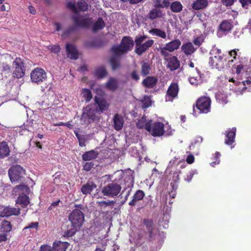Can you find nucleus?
Returning a JSON list of instances; mask_svg holds the SVG:
<instances>
[{
  "mask_svg": "<svg viewBox=\"0 0 251 251\" xmlns=\"http://www.w3.org/2000/svg\"><path fill=\"white\" fill-rule=\"evenodd\" d=\"M53 246L51 247L48 245H42L40 247V251H54Z\"/></svg>",
  "mask_w": 251,
  "mask_h": 251,
  "instance_id": "nucleus-55",
  "label": "nucleus"
},
{
  "mask_svg": "<svg viewBox=\"0 0 251 251\" xmlns=\"http://www.w3.org/2000/svg\"><path fill=\"white\" fill-rule=\"evenodd\" d=\"M145 196V193L141 190H138L133 196L132 200L129 201L128 204L130 206H134L137 201L143 199Z\"/></svg>",
  "mask_w": 251,
  "mask_h": 251,
  "instance_id": "nucleus-28",
  "label": "nucleus"
},
{
  "mask_svg": "<svg viewBox=\"0 0 251 251\" xmlns=\"http://www.w3.org/2000/svg\"><path fill=\"white\" fill-rule=\"evenodd\" d=\"M20 214V209L10 207H4L0 212V216L2 217H9L12 215L18 216Z\"/></svg>",
  "mask_w": 251,
  "mask_h": 251,
  "instance_id": "nucleus-15",
  "label": "nucleus"
},
{
  "mask_svg": "<svg viewBox=\"0 0 251 251\" xmlns=\"http://www.w3.org/2000/svg\"><path fill=\"white\" fill-rule=\"evenodd\" d=\"M105 26V24L103 19L101 18H99L94 23L92 27V30L94 32H97L104 28Z\"/></svg>",
  "mask_w": 251,
  "mask_h": 251,
  "instance_id": "nucleus-37",
  "label": "nucleus"
},
{
  "mask_svg": "<svg viewBox=\"0 0 251 251\" xmlns=\"http://www.w3.org/2000/svg\"><path fill=\"white\" fill-rule=\"evenodd\" d=\"M208 3L207 0H196L193 2L192 7L196 10L203 9L207 6Z\"/></svg>",
  "mask_w": 251,
  "mask_h": 251,
  "instance_id": "nucleus-27",
  "label": "nucleus"
},
{
  "mask_svg": "<svg viewBox=\"0 0 251 251\" xmlns=\"http://www.w3.org/2000/svg\"><path fill=\"white\" fill-rule=\"evenodd\" d=\"M25 175V170L19 165H13L8 170V175L12 183L21 181Z\"/></svg>",
  "mask_w": 251,
  "mask_h": 251,
  "instance_id": "nucleus-7",
  "label": "nucleus"
},
{
  "mask_svg": "<svg viewBox=\"0 0 251 251\" xmlns=\"http://www.w3.org/2000/svg\"><path fill=\"white\" fill-rule=\"evenodd\" d=\"M239 2L241 4L242 7L247 9L248 6L251 4V0H239Z\"/></svg>",
  "mask_w": 251,
  "mask_h": 251,
  "instance_id": "nucleus-54",
  "label": "nucleus"
},
{
  "mask_svg": "<svg viewBox=\"0 0 251 251\" xmlns=\"http://www.w3.org/2000/svg\"><path fill=\"white\" fill-rule=\"evenodd\" d=\"M86 111L83 112L82 118H88L89 120V123L91 121H94L96 119V110L95 109H91L90 107H86Z\"/></svg>",
  "mask_w": 251,
  "mask_h": 251,
  "instance_id": "nucleus-24",
  "label": "nucleus"
},
{
  "mask_svg": "<svg viewBox=\"0 0 251 251\" xmlns=\"http://www.w3.org/2000/svg\"><path fill=\"white\" fill-rule=\"evenodd\" d=\"M38 224L39 223L38 222H32L28 225V226L25 227L24 229L31 228H35L36 229H37L38 227Z\"/></svg>",
  "mask_w": 251,
  "mask_h": 251,
  "instance_id": "nucleus-61",
  "label": "nucleus"
},
{
  "mask_svg": "<svg viewBox=\"0 0 251 251\" xmlns=\"http://www.w3.org/2000/svg\"><path fill=\"white\" fill-rule=\"evenodd\" d=\"M1 229H3V231L7 232H9L12 229V225L10 222L6 220H4L2 222Z\"/></svg>",
  "mask_w": 251,
  "mask_h": 251,
  "instance_id": "nucleus-47",
  "label": "nucleus"
},
{
  "mask_svg": "<svg viewBox=\"0 0 251 251\" xmlns=\"http://www.w3.org/2000/svg\"><path fill=\"white\" fill-rule=\"evenodd\" d=\"M143 223L146 227L147 230L148 231L150 238H151L153 235L154 226L153 220L151 219H144Z\"/></svg>",
  "mask_w": 251,
  "mask_h": 251,
  "instance_id": "nucleus-26",
  "label": "nucleus"
},
{
  "mask_svg": "<svg viewBox=\"0 0 251 251\" xmlns=\"http://www.w3.org/2000/svg\"><path fill=\"white\" fill-rule=\"evenodd\" d=\"M179 91L178 85L177 83H172L169 86L165 97L166 101H172L177 97Z\"/></svg>",
  "mask_w": 251,
  "mask_h": 251,
  "instance_id": "nucleus-11",
  "label": "nucleus"
},
{
  "mask_svg": "<svg viewBox=\"0 0 251 251\" xmlns=\"http://www.w3.org/2000/svg\"><path fill=\"white\" fill-rule=\"evenodd\" d=\"M69 246L67 242L56 241L53 243V249L55 251H66Z\"/></svg>",
  "mask_w": 251,
  "mask_h": 251,
  "instance_id": "nucleus-30",
  "label": "nucleus"
},
{
  "mask_svg": "<svg viewBox=\"0 0 251 251\" xmlns=\"http://www.w3.org/2000/svg\"><path fill=\"white\" fill-rule=\"evenodd\" d=\"M146 38H147V36L146 35L136 36L135 38V47L140 46Z\"/></svg>",
  "mask_w": 251,
  "mask_h": 251,
  "instance_id": "nucleus-49",
  "label": "nucleus"
},
{
  "mask_svg": "<svg viewBox=\"0 0 251 251\" xmlns=\"http://www.w3.org/2000/svg\"><path fill=\"white\" fill-rule=\"evenodd\" d=\"M149 33L152 35H156L163 39L166 38V32L164 30L158 28H152L149 30Z\"/></svg>",
  "mask_w": 251,
  "mask_h": 251,
  "instance_id": "nucleus-39",
  "label": "nucleus"
},
{
  "mask_svg": "<svg viewBox=\"0 0 251 251\" xmlns=\"http://www.w3.org/2000/svg\"><path fill=\"white\" fill-rule=\"evenodd\" d=\"M107 74V71L104 67L98 68L95 72V75L99 78H102Z\"/></svg>",
  "mask_w": 251,
  "mask_h": 251,
  "instance_id": "nucleus-45",
  "label": "nucleus"
},
{
  "mask_svg": "<svg viewBox=\"0 0 251 251\" xmlns=\"http://www.w3.org/2000/svg\"><path fill=\"white\" fill-rule=\"evenodd\" d=\"M114 127L117 131L121 130L123 127L124 120L123 117L117 113L115 114L113 119Z\"/></svg>",
  "mask_w": 251,
  "mask_h": 251,
  "instance_id": "nucleus-21",
  "label": "nucleus"
},
{
  "mask_svg": "<svg viewBox=\"0 0 251 251\" xmlns=\"http://www.w3.org/2000/svg\"><path fill=\"white\" fill-rule=\"evenodd\" d=\"M158 82V79L155 76H149L143 80L142 84L143 86L148 88H153Z\"/></svg>",
  "mask_w": 251,
  "mask_h": 251,
  "instance_id": "nucleus-19",
  "label": "nucleus"
},
{
  "mask_svg": "<svg viewBox=\"0 0 251 251\" xmlns=\"http://www.w3.org/2000/svg\"><path fill=\"white\" fill-rule=\"evenodd\" d=\"M49 49L52 52L57 53L60 51V46L58 45L49 46Z\"/></svg>",
  "mask_w": 251,
  "mask_h": 251,
  "instance_id": "nucleus-53",
  "label": "nucleus"
},
{
  "mask_svg": "<svg viewBox=\"0 0 251 251\" xmlns=\"http://www.w3.org/2000/svg\"><path fill=\"white\" fill-rule=\"evenodd\" d=\"M151 70V65L148 62L145 61L141 62V73L142 76H145L149 75Z\"/></svg>",
  "mask_w": 251,
  "mask_h": 251,
  "instance_id": "nucleus-38",
  "label": "nucleus"
},
{
  "mask_svg": "<svg viewBox=\"0 0 251 251\" xmlns=\"http://www.w3.org/2000/svg\"><path fill=\"white\" fill-rule=\"evenodd\" d=\"M152 122V120H147L145 116H143L141 119L138 120L136 125V127L139 129L145 128L146 130L147 125L151 126V124Z\"/></svg>",
  "mask_w": 251,
  "mask_h": 251,
  "instance_id": "nucleus-31",
  "label": "nucleus"
},
{
  "mask_svg": "<svg viewBox=\"0 0 251 251\" xmlns=\"http://www.w3.org/2000/svg\"><path fill=\"white\" fill-rule=\"evenodd\" d=\"M122 187L121 184L116 181H112L104 186L101 193L103 196L109 197H114L118 195L121 192Z\"/></svg>",
  "mask_w": 251,
  "mask_h": 251,
  "instance_id": "nucleus-5",
  "label": "nucleus"
},
{
  "mask_svg": "<svg viewBox=\"0 0 251 251\" xmlns=\"http://www.w3.org/2000/svg\"><path fill=\"white\" fill-rule=\"evenodd\" d=\"M77 8L80 11H86L88 10V5L85 0H78Z\"/></svg>",
  "mask_w": 251,
  "mask_h": 251,
  "instance_id": "nucleus-46",
  "label": "nucleus"
},
{
  "mask_svg": "<svg viewBox=\"0 0 251 251\" xmlns=\"http://www.w3.org/2000/svg\"><path fill=\"white\" fill-rule=\"evenodd\" d=\"M99 154L98 151L92 150L85 152L82 155V158L84 161H90L97 158Z\"/></svg>",
  "mask_w": 251,
  "mask_h": 251,
  "instance_id": "nucleus-23",
  "label": "nucleus"
},
{
  "mask_svg": "<svg viewBox=\"0 0 251 251\" xmlns=\"http://www.w3.org/2000/svg\"><path fill=\"white\" fill-rule=\"evenodd\" d=\"M12 75L14 77L21 78L25 75L26 68L22 58L16 57L12 63Z\"/></svg>",
  "mask_w": 251,
  "mask_h": 251,
  "instance_id": "nucleus-6",
  "label": "nucleus"
},
{
  "mask_svg": "<svg viewBox=\"0 0 251 251\" xmlns=\"http://www.w3.org/2000/svg\"><path fill=\"white\" fill-rule=\"evenodd\" d=\"M16 202L21 205L23 208L26 207L29 203V197L25 195H20L16 201Z\"/></svg>",
  "mask_w": 251,
  "mask_h": 251,
  "instance_id": "nucleus-36",
  "label": "nucleus"
},
{
  "mask_svg": "<svg viewBox=\"0 0 251 251\" xmlns=\"http://www.w3.org/2000/svg\"><path fill=\"white\" fill-rule=\"evenodd\" d=\"M164 4L161 3V0H154V7L156 8H163L164 6H167L168 2L165 0H163Z\"/></svg>",
  "mask_w": 251,
  "mask_h": 251,
  "instance_id": "nucleus-52",
  "label": "nucleus"
},
{
  "mask_svg": "<svg viewBox=\"0 0 251 251\" xmlns=\"http://www.w3.org/2000/svg\"><path fill=\"white\" fill-rule=\"evenodd\" d=\"M194 156L192 154H189L187 156L186 161L188 164H192L194 161Z\"/></svg>",
  "mask_w": 251,
  "mask_h": 251,
  "instance_id": "nucleus-62",
  "label": "nucleus"
},
{
  "mask_svg": "<svg viewBox=\"0 0 251 251\" xmlns=\"http://www.w3.org/2000/svg\"><path fill=\"white\" fill-rule=\"evenodd\" d=\"M75 209H74L69 216V220L72 224V226L79 228L82 226L84 220V214L81 210L83 206L81 204H75Z\"/></svg>",
  "mask_w": 251,
  "mask_h": 251,
  "instance_id": "nucleus-3",
  "label": "nucleus"
},
{
  "mask_svg": "<svg viewBox=\"0 0 251 251\" xmlns=\"http://www.w3.org/2000/svg\"><path fill=\"white\" fill-rule=\"evenodd\" d=\"M183 8V6L179 1H176L173 2L170 6L171 10L175 13L180 12Z\"/></svg>",
  "mask_w": 251,
  "mask_h": 251,
  "instance_id": "nucleus-42",
  "label": "nucleus"
},
{
  "mask_svg": "<svg viewBox=\"0 0 251 251\" xmlns=\"http://www.w3.org/2000/svg\"><path fill=\"white\" fill-rule=\"evenodd\" d=\"M77 227H75L74 226H73L71 228L67 230L65 232V236H67V237H70L74 235L77 231L76 229Z\"/></svg>",
  "mask_w": 251,
  "mask_h": 251,
  "instance_id": "nucleus-51",
  "label": "nucleus"
},
{
  "mask_svg": "<svg viewBox=\"0 0 251 251\" xmlns=\"http://www.w3.org/2000/svg\"><path fill=\"white\" fill-rule=\"evenodd\" d=\"M81 94L82 97L85 98L86 102H89L92 99V94L91 91L87 88L82 90Z\"/></svg>",
  "mask_w": 251,
  "mask_h": 251,
  "instance_id": "nucleus-44",
  "label": "nucleus"
},
{
  "mask_svg": "<svg viewBox=\"0 0 251 251\" xmlns=\"http://www.w3.org/2000/svg\"><path fill=\"white\" fill-rule=\"evenodd\" d=\"M114 55L111 57L109 59V61L113 71H115L118 69L121 68V61L120 56Z\"/></svg>",
  "mask_w": 251,
  "mask_h": 251,
  "instance_id": "nucleus-29",
  "label": "nucleus"
},
{
  "mask_svg": "<svg viewBox=\"0 0 251 251\" xmlns=\"http://www.w3.org/2000/svg\"><path fill=\"white\" fill-rule=\"evenodd\" d=\"M71 19L74 23V25L69 26L64 31L63 35L69 36L71 33L75 31L77 29L81 28L84 29L88 28L93 23V19L89 16H82L75 15L72 16Z\"/></svg>",
  "mask_w": 251,
  "mask_h": 251,
  "instance_id": "nucleus-1",
  "label": "nucleus"
},
{
  "mask_svg": "<svg viewBox=\"0 0 251 251\" xmlns=\"http://www.w3.org/2000/svg\"><path fill=\"white\" fill-rule=\"evenodd\" d=\"M225 62L226 60L224 57H218L209 59V64L212 69L215 68L218 70H221L224 68Z\"/></svg>",
  "mask_w": 251,
  "mask_h": 251,
  "instance_id": "nucleus-13",
  "label": "nucleus"
},
{
  "mask_svg": "<svg viewBox=\"0 0 251 251\" xmlns=\"http://www.w3.org/2000/svg\"><path fill=\"white\" fill-rule=\"evenodd\" d=\"M236 0H221V2L224 5L229 6L233 5L234 2Z\"/></svg>",
  "mask_w": 251,
  "mask_h": 251,
  "instance_id": "nucleus-58",
  "label": "nucleus"
},
{
  "mask_svg": "<svg viewBox=\"0 0 251 251\" xmlns=\"http://www.w3.org/2000/svg\"><path fill=\"white\" fill-rule=\"evenodd\" d=\"M243 68L244 67L243 65L240 64L237 65L236 68V73L237 74H239L243 69Z\"/></svg>",
  "mask_w": 251,
  "mask_h": 251,
  "instance_id": "nucleus-63",
  "label": "nucleus"
},
{
  "mask_svg": "<svg viewBox=\"0 0 251 251\" xmlns=\"http://www.w3.org/2000/svg\"><path fill=\"white\" fill-rule=\"evenodd\" d=\"M66 52L68 57L72 59H77L78 58V52L74 45L67 44Z\"/></svg>",
  "mask_w": 251,
  "mask_h": 251,
  "instance_id": "nucleus-18",
  "label": "nucleus"
},
{
  "mask_svg": "<svg viewBox=\"0 0 251 251\" xmlns=\"http://www.w3.org/2000/svg\"><path fill=\"white\" fill-rule=\"evenodd\" d=\"M146 130L153 137H160L163 135L165 132L164 125L159 122L151 123V126L147 125Z\"/></svg>",
  "mask_w": 251,
  "mask_h": 251,
  "instance_id": "nucleus-9",
  "label": "nucleus"
},
{
  "mask_svg": "<svg viewBox=\"0 0 251 251\" xmlns=\"http://www.w3.org/2000/svg\"><path fill=\"white\" fill-rule=\"evenodd\" d=\"M181 44V42L178 39L173 40L165 44V47L160 49V54L164 57L169 55V52H172L177 50Z\"/></svg>",
  "mask_w": 251,
  "mask_h": 251,
  "instance_id": "nucleus-8",
  "label": "nucleus"
},
{
  "mask_svg": "<svg viewBox=\"0 0 251 251\" xmlns=\"http://www.w3.org/2000/svg\"><path fill=\"white\" fill-rule=\"evenodd\" d=\"M131 78L136 81H137L139 80L140 77L138 75V72L136 70H134L132 72L130 75Z\"/></svg>",
  "mask_w": 251,
  "mask_h": 251,
  "instance_id": "nucleus-57",
  "label": "nucleus"
},
{
  "mask_svg": "<svg viewBox=\"0 0 251 251\" xmlns=\"http://www.w3.org/2000/svg\"><path fill=\"white\" fill-rule=\"evenodd\" d=\"M154 43V41L150 39L141 44L138 47H135V51L139 55H142L144 52L151 47Z\"/></svg>",
  "mask_w": 251,
  "mask_h": 251,
  "instance_id": "nucleus-16",
  "label": "nucleus"
},
{
  "mask_svg": "<svg viewBox=\"0 0 251 251\" xmlns=\"http://www.w3.org/2000/svg\"><path fill=\"white\" fill-rule=\"evenodd\" d=\"M13 59L11 55L6 54L3 56V58H1V61H0V64L1 66V71L9 74L11 72V66L10 63H8L4 60H9L10 61Z\"/></svg>",
  "mask_w": 251,
  "mask_h": 251,
  "instance_id": "nucleus-17",
  "label": "nucleus"
},
{
  "mask_svg": "<svg viewBox=\"0 0 251 251\" xmlns=\"http://www.w3.org/2000/svg\"><path fill=\"white\" fill-rule=\"evenodd\" d=\"M94 167L93 162H86L83 166V169L86 171H89Z\"/></svg>",
  "mask_w": 251,
  "mask_h": 251,
  "instance_id": "nucleus-56",
  "label": "nucleus"
},
{
  "mask_svg": "<svg viewBox=\"0 0 251 251\" xmlns=\"http://www.w3.org/2000/svg\"><path fill=\"white\" fill-rule=\"evenodd\" d=\"M163 15L162 10L158 8H153L150 11L147 15V18L151 20H153L157 18H161Z\"/></svg>",
  "mask_w": 251,
  "mask_h": 251,
  "instance_id": "nucleus-25",
  "label": "nucleus"
},
{
  "mask_svg": "<svg viewBox=\"0 0 251 251\" xmlns=\"http://www.w3.org/2000/svg\"><path fill=\"white\" fill-rule=\"evenodd\" d=\"M74 133L78 140L79 146L81 147H85L86 146V141L87 139L86 136L79 134L76 131H74Z\"/></svg>",
  "mask_w": 251,
  "mask_h": 251,
  "instance_id": "nucleus-43",
  "label": "nucleus"
},
{
  "mask_svg": "<svg viewBox=\"0 0 251 251\" xmlns=\"http://www.w3.org/2000/svg\"><path fill=\"white\" fill-rule=\"evenodd\" d=\"M216 98L218 102L225 105L227 103V97L226 94L218 92L216 95Z\"/></svg>",
  "mask_w": 251,
  "mask_h": 251,
  "instance_id": "nucleus-40",
  "label": "nucleus"
},
{
  "mask_svg": "<svg viewBox=\"0 0 251 251\" xmlns=\"http://www.w3.org/2000/svg\"><path fill=\"white\" fill-rule=\"evenodd\" d=\"M95 105L97 106L95 107L96 112L101 113L108 109L109 104L106 100L101 97L95 96L94 98Z\"/></svg>",
  "mask_w": 251,
  "mask_h": 251,
  "instance_id": "nucleus-12",
  "label": "nucleus"
},
{
  "mask_svg": "<svg viewBox=\"0 0 251 251\" xmlns=\"http://www.w3.org/2000/svg\"><path fill=\"white\" fill-rule=\"evenodd\" d=\"M142 107L144 108H147L151 105L152 101L150 97L145 96L142 100Z\"/></svg>",
  "mask_w": 251,
  "mask_h": 251,
  "instance_id": "nucleus-48",
  "label": "nucleus"
},
{
  "mask_svg": "<svg viewBox=\"0 0 251 251\" xmlns=\"http://www.w3.org/2000/svg\"><path fill=\"white\" fill-rule=\"evenodd\" d=\"M134 42L132 37L128 36H124L120 44L118 46H113L111 50L116 56H120L131 51L134 46Z\"/></svg>",
  "mask_w": 251,
  "mask_h": 251,
  "instance_id": "nucleus-2",
  "label": "nucleus"
},
{
  "mask_svg": "<svg viewBox=\"0 0 251 251\" xmlns=\"http://www.w3.org/2000/svg\"><path fill=\"white\" fill-rule=\"evenodd\" d=\"M96 187L97 185L94 182L87 183L82 186L81 191L83 194H90Z\"/></svg>",
  "mask_w": 251,
  "mask_h": 251,
  "instance_id": "nucleus-32",
  "label": "nucleus"
},
{
  "mask_svg": "<svg viewBox=\"0 0 251 251\" xmlns=\"http://www.w3.org/2000/svg\"><path fill=\"white\" fill-rule=\"evenodd\" d=\"M220 156H221V154L219 152L217 151L215 152V158H216V161L212 162V166H214V165L219 164L220 160L219 159V157Z\"/></svg>",
  "mask_w": 251,
  "mask_h": 251,
  "instance_id": "nucleus-59",
  "label": "nucleus"
},
{
  "mask_svg": "<svg viewBox=\"0 0 251 251\" xmlns=\"http://www.w3.org/2000/svg\"><path fill=\"white\" fill-rule=\"evenodd\" d=\"M10 150L5 142L0 143V158H3L9 155Z\"/></svg>",
  "mask_w": 251,
  "mask_h": 251,
  "instance_id": "nucleus-33",
  "label": "nucleus"
},
{
  "mask_svg": "<svg viewBox=\"0 0 251 251\" xmlns=\"http://www.w3.org/2000/svg\"><path fill=\"white\" fill-rule=\"evenodd\" d=\"M233 25L229 20H224L220 25L219 29L223 32H228L231 30Z\"/></svg>",
  "mask_w": 251,
  "mask_h": 251,
  "instance_id": "nucleus-34",
  "label": "nucleus"
},
{
  "mask_svg": "<svg viewBox=\"0 0 251 251\" xmlns=\"http://www.w3.org/2000/svg\"><path fill=\"white\" fill-rule=\"evenodd\" d=\"M7 240V235L5 233H0V242Z\"/></svg>",
  "mask_w": 251,
  "mask_h": 251,
  "instance_id": "nucleus-64",
  "label": "nucleus"
},
{
  "mask_svg": "<svg viewBox=\"0 0 251 251\" xmlns=\"http://www.w3.org/2000/svg\"><path fill=\"white\" fill-rule=\"evenodd\" d=\"M182 50L185 53V54L188 55H191L195 51V49L191 42H188L185 44H184L181 46Z\"/></svg>",
  "mask_w": 251,
  "mask_h": 251,
  "instance_id": "nucleus-35",
  "label": "nucleus"
},
{
  "mask_svg": "<svg viewBox=\"0 0 251 251\" xmlns=\"http://www.w3.org/2000/svg\"><path fill=\"white\" fill-rule=\"evenodd\" d=\"M210 54L211 56L209 57V59H214V57L217 58L218 57H224V55L222 53L221 50L216 47L213 48L210 50Z\"/></svg>",
  "mask_w": 251,
  "mask_h": 251,
  "instance_id": "nucleus-41",
  "label": "nucleus"
},
{
  "mask_svg": "<svg viewBox=\"0 0 251 251\" xmlns=\"http://www.w3.org/2000/svg\"><path fill=\"white\" fill-rule=\"evenodd\" d=\"M211 101L208 97H201L199 98L195 104L193 105V114L196 115L195 106L197 109L200 110L201 113H207L210 111V105Z\"/></svg>",
  "mask_w": 251,
  "mask_h": 251,
  "instance_id": "nucleus-4",
  "label": "nucleus"
},
{
  "mask_svg": "<svg viewBox=\"0 0 251 251\" xmlns=\"http://www.w3.org/2000/svg\"><path fill=\"white\" fill-rule=\"evenodd\" d=\"M118 87V80L113 77H110L105 84V88L112 92L116 91Z\"/></svg>",
  "mask_w": 251,
  "mask_h": 251,
  "instance_id": "nucleus-22",
  "label": "nucleus"
},
{
  "mask_svg": "<svg viewBox=\"0 0 251 251\" xmlns=\"http://www.w3.org/2000/svg\"><path fill=\"white\" fill-rule=\"evenodd\" d=\"M67 6L68 8L70 9L73 12L77 13L78 10L75 6V2L74 1H70L67 2Z\"/></svg>",
  "mask_w": 251,
  "mask_h": 251,
  "instance_id": "nucleus-50",
  "label": "nucleus"
},
{
  "mask_svg": "<svg viewBox=\"0 0 251 251\" xmlns=\"http://www.w3.org/2000/svg\"><path fill=\"white\" fill-rule=\"evenodd\" d=\"M167 68L172 71L177 70L180 66V61L176 56H173L167 59Z\"/></svg>",
  "mask_w": 251,
  "mask_h": 251,
  "instance_id": "nucleus-20",
  "label": "nucleus"
},
{
  "mask_svg": "<svg viewBox=\"0 0 251 251\" xmlns=\"http://www.w3.org/2000/svg\"><path fill=\"white\" fill-rule=\"evenodd\" d=\"M236 132V127H232L231 129H229L226 131L225 143L228 146H230L231 148L234 147V146H232V144L235 142Z\"/></svg>",
  "mask_w": 251,
  "mask_h": 251,
  "instance_id": "nucleus-14",
  "label": "nucleus"
},
{
  "mask_svg": "<svg viewBox=\"0 0 251 251\" xmlns=\"http://www.w3.org/2000/svg\"><path fill=\"white\" fill-rule=\"evenodd\" d=\"M194 174L191 171H189L188 173H187L186 176L185 177V180L189 182L192 179L193 177Z\"/></svg>",
  "mask_w": 251,
  "mask_h": 251,
  "instance_id": "nucleus-60",
  "label": "nucleus"
},
{
  "mask_svg": "<svg viewBox=\"0 0 251 251\" xmlns=\"http://www.w3.org/2000/svg\"><path fill=\"white\" fill-rule=\"evenodd\" d=\"M30 79L32 82L40 84L47 79V74L43 69L36 68L30 73Z\"/></svg>",
  "mask_w": 251,
  "mask_h": 251,
  "instance_id": "nucleus-10",
  "label": "nucleus"
}]
</instances>
